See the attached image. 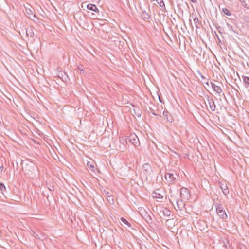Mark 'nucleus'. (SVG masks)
Wrapping results in <instances>:
<instances>
[{"mask_svg": "<svg viewBox=\"0 0 249 249\" xmlns=\"http://www.w3.org/2000/svg\"><path fill=\"white\" fill-rule=\"evenodd\" d=\"M138 210L140 214L148 224H151L152 223V218L145 209L142 207H139L138 208Z\"/></svg>", "mask_w": 249, "mask_h": 249, "instance_id": "1", "label": "nucleus"}, {"mask_svg": "<svg viewBox=\"0 0 249 249\" xmlns=\"http://www.w3.org/2000/svg\"><path fill=\"white\" fill-rule=\"evenodd\" d=\"M216 213L218 216L222 219H226L228 217L227 214L224 210L222 205L218 203L214 204Z\"/></svg>", "mask_w": 249, "mask_h": 249, "instance_id": "2", "label": "nucleus"}, {"mask_svg": "<svg viewBox=\"0 0 249 249\" xmlns=\"http://www.w3.org/2000/svg\"><path fill=\"white\" fill-rule=\"evenodd\" d=\"M177 174H174L169 172H166L165 174L164 178L167 183L170 185L174 184L176 181Z\"/></svg>", "mask_w": 249, "mask_h": 249, "instance_id": "3", "label": "nucleus"}, {"mask_svg": "<svg viewBox=\"0 0 249 249\" xmlns=\"http://www.w3.org/2000/svg\"><path fill=\"white\" fill-rule=\"evenodd\" d=\"M180 197L184 200H188L190 197V191L187 188L182 187L180 189Z\"/></svg>", "mask_w": 249, "mask_h": 249, "instance_id": "4", "label": "nucleus"}, {"mask_svg": "<svg viewBox=\"0 0 249 249\" xmlns=\"http://www.w3.org/2000/svg\"><path fill=\"white\" fill-rule=\"evenodd\" d=\"M205 98L207 100L209 104V109L211 111H214L216 108V106L213 99L212 98H210V96L208 95H205Z\"/></svg>", "mask_w": 249, "mask_h": 249, "instance_id": "5", "label": "nucleus"}, {"mask_svg": "<svg viewBox=\"0 0 249 249\" xmlns=\"http://www.w3.org/2000/svg\"><path fill=\"white\" fill-rule=\"evenodd\" d=\"M129 141L135 146H137L140 145L139 139L136 135H131L129 136Z\"/></svg>", "mask_w": 249, "mask_h": 249, "instance_id": "6", "label": "nucleus"}, {"mask_svg": "<svg viewBox=\"0 0 249 249\" xmlns=\"http://www.w3.org/2000/svg\"><path fill=\"white\" fill-rule=\"evenodd\" d=\"M163 194L162 191H161L160 189H157L153 192L152 196L153 198L157 199H162L163 197Z\"/></svg>", "mask_w": 249, "mask_h": 249, "instance_id": "7", "label": "nucleus"}, {"mask_svg": "<svg viewBox=\"0 0 249 249\" xmlns=\"http://www.w3.org/2000/svg\"><path fill=\"white\" fill-rule=\"evenodd\" d=\"M176 203L177 208L175 206H174V207L176 209H178L180 211H181L183 210V209L185 207V204L182 199H177L176 200Z\"/></svg>", "mask_w": 249, "mask_h": 249, "instance_id": "8", "label": "nucleus"}, {"mask_svg": "<svg viewBox=\"0 0 249 249\" xmlns=\"http://www.w3.org/2000/svg\"><path fill=\"white\" fill-rule=\"evenodd\" d=\"M142 169L144 170V172L146 175H150L152 172V168L151 165L148 163H144L142 165Z\"/></svg>", "mask_w": 249, "mask_h": 249, "instance_id": "9", "label": "nucleus"}, {"mask_svg": "<svg viewBox=\"0 0 249 249\" xmlns=\"http://www.w3.org/2000/svg\"><path fill=\"white\" fill-rule=\"evenodd\" d=\"M104 194L106 196L108 202L110 204H114V200L111 194L106 190H104Z\"/></svg>", "mask_w": 249, "mask_h": 249, "instance_id": "10", "label": "nucleus"}, {"mask_svg": "<svg viewBox=\"0 0 249 249\" xmlns=\"http://www.w3.org/2000/svg\"><path fill=\"white\" fill-rule=\"evenodd\" d=\"M211 87H212V89H213V90L216 93L220 95L222 93V90L220 86L215 85L214 83H213L212 82H211Z\"/></svg>", "mask_w": 249, "mask_h": 249, "instance_id": "11", "label": "nucleus"}, {"mask_svg": "<svg viewBox=\"0 0 249 249\" xmlns=\"http://www.w3.org/2000/svg\"><path fill=\"white\" fill-rule=\"evenodd\" d=\"M119 141L120 143L122 144V145H123V147H121V146H120V149L122 150L123 151L125 149H126L125 145L127 143L126 138L124 137H122L120 138Z\"/></svg>", "mask_w": 249, "mask_h": 249, "instance_id": "12", "label": "nucleus"}, {"mask_svg": "<svg viewBox=\"0 0 249 249\" xmlns=\"http://www.w3.org/2000/svg\"><path fill=\"white\" fill-rule=\"evenodd\" d=\"M25 32H26V36L28 37H33L34 36L33 30L31 27H30L29 28H26Z\"/></svg>", "mask_w": 249, "mask_h": 249, "instance_id": "13", "label": "nucleus"}, {"mask_svg": "<svg viewBox=\"0 0 249 249\" xmlns=\"http://www.w3.org/2000/svg\"><path fill=\"white\" fill-rule=\"evenodd\" d=\"M145 110L149 114L151 112L152 114L154 116L158 115V114L155 112L154 110L153 109L152 107L151 106L148 105V107H145Z\"/></svg>", "mask_w": 249, "mask_h": 249, "instance_id": "14", "label": "nucleus"}, {"mask_svg": "<svg viewBox=\"0 0 249 249\" xmlns=\"http://www.w3.org/2000/svg\"><path fill=\"white\" fill-rule=\"evenodd\" d=\"M163 115L164 116V119H166L167 121L172 122L171 118H169V112L167 111H164L163 112Z\"/></svg>", "mask_w": 249, "mask_h": 249, "instance_id": "15", "label": "nucleus"}, {"mask_svg": "<svg viewBox=\"0 0 249 249\" xmlns=\"http://www.w3.org/2000/svg\"><path fill=\"white\" fill-rule=\"evenodd\" d=\"M243 81L245 84L249 85V77L246 76H242Z\"/></svg>", "mask_w": 249, "mask_h": 249, "instance_id": "16", "label": "nucleus"}, {"mask_svg": "<svg viewBox=\"0 0 249 249\" xmlns=\"http://www.w3.org/2000/svg\"><path fill=\"white\" fill-rule=\"evenodd\" d=\"M222 11L226 15H228V16L231 15V13L227 8H222Z\"/></svg>", "mask_w": 249, "mask_h": 249, "instance_id": "17", "label": "nucleus"}, {"mask_svg": "<svg viewBox=\"0 0 249 249\" xmlns=\"http://www.w3.org/2000/svg\"><path fill=\"white\" fill-rule=\"evenodd\" d=\"M142 17L144 19H149L150 18V15L146 12L143 11L142 12Z\"/></svg>", "mask_w": 249, "mask_h": 249, "instance_id": "18", "label": "nucleus"}, {"mask_svg": "<svg viewBox=\"0 0 249 249\" xmlns=\"http://www.w3.org/2000/svg\"><path fill=\"white\" fill-rule=\"evenodd\" d=\"M162 212L163 214L166 216H169L171 214L170 211L167 208L164 209Z\"/></svg>", "mask_w": 249, "mask_h": 249, "instance_id": "19", "label": "nucleus"}, {"mask_svg": "<svg viewBox=\"0 0 249 249\" xmlns=\"http://www.w3.org/2000/svg\"><path fill=\"white\" fill-rule=\"evenodd\" d=\"M0 190L1 191V193L4 194V192L6 191V187L4 184L0 182Z\"/></svg>", "mask_w": 249, "mask_h": 249, "instance_id": "20", "label": "nucleus"}, {"mask_svg": "<svg viewBox=\"0 0 249 249\" xmlns=\"http://www.w3.org/2000/svg\"><path fill=\"white\" fill-rule=\"evenodd\" d=\"M156 1L160 7L163 8L165 7V4L163 0H156Z\"/></svg>", "mask_w": 249, "mask_h": 249, "instance_id": "21", "label": "nucleus"}, {"mask_svg": "<svg viewBox=\"0 0 249 249\" xmlns=\"http://www.w3.org/2000/svg\"><path fill=\"white\" fill-rule=\"evenodd\" d=\"M95 6V4H88L87 6V8L88 9V10H91V11H93L94 10V8Z\"/></svg>", "mask_w": 249, "mask_h": 249, "instance_id": "22", "label": "nucleus"}, {"mask_svg": "<svg viewBox=\"0 0 249 249\" xmlns=\"http://www.w3.org/2000/svg\"><path fill=\"white\" fill-rule=\"evenodd\" d=\"M193 20H194V24H195L196 27L197 28H199V27L198 26L199 23H198V18L196 17H195L193 18Z\"/></svg>", "mask_w": 249, "mask_h": 249, "instance_id": "23", "label": "nucleus"}, {"mask_svg": "<svg viewBox=\"0 0 249 249\" xmlns=\"http://www.w3.org/2000/svg\"><path fill=\"white\" fill-rule=\"evenodd\" d=\"M25 12L27 15H29V17H30V16H32L34 15L32 10L29 8H26Z\"/></svg>", "mask_w": 249, "mask_h": 249, "instance_id": "24", "label": "nucleus"}, {"mask_svg": "<svg viewBox=\"0 0 249 249\" xmlns=\"http://www.w3.org/2000/svg\"><path fill=\"white\" fill-rule=\"evenodd\" d=\"M121 220L122 222H123L124 224L128 225L129 227L131 226L130 224L124 217L121 218Z\"/></svg>", "mask_w": 249, "mask_h": 249, "instance_id": "25", "label": "nucleus"}, {"mask_svg": "<svg viewBox=\"0 0 249 249\" xmlns=\"http://www.w3.org/2000/svg\"><path fill=\"white\" fill-rule=\"evenodd\" d=\"M87 166L88 167H89V168L91 169V170L92 171H93L94 170V169L95 168L94 165L91 163H90L89 162H88L87 163Z\"/></svg>", "mask_w": 249, "mask_h": 249, "instance_id": "26", "label": "nucleus"}, {"mask_svg": "<svg viewBox=\"0 0 249 249\" xmlns=\"http://www.w3.org/2000/svg\"><path fill=\"white\" fill-rule=\"evenodd\" d=\"M29 18L32 20L33 21H34L35 22H37V21L36 20V19L37 20H38V18L36 17V15L35 14H34L33 16H32V17H29Z\"/></svg>", "mask_w": 249, "mask_h": 249, "instance_id": "27", "label": "nucleus"}, {"mask_svg": "<svg viewBox=\"0 0 249 249\" xmlns=\"http://www.w3.org/2000/svg\"><path fill=\"white\" fill-rule=\"evenodd\" d=\"M221 188L222 190V191H223V193L224 194L227 195V194L229 193V189H228V188H223V187H221Z\"/></svg>", "mask_w": 249, "mask_h": 249, "instance_id": "28", "label": "nucleus"}, {"mask_svg": "<svg viewBox=\"0 0 249 249\" xmlns=\"http://www.w3.org/2000/svg\"><path fill=\"white\" fill-rule=\"evenodd\" d=\"M243 7L249 9V0H248V2H246V1L245 2H244Z\"/></svg>", "mask_w": 249, "mask_h": 249, "instance_id": "29", "label": "nucleus"}, {"mask_svg": "<svg viewBox=\"0 0 249 249\" xmlns=\"http://www.w3.org/2000/svg\"><path fill=\"white\" fill-rule=\"evenodd\" d=\"M141 249H148L145 245H141Z\"/></svg>", "mask_w": 249, "mask_h": 249, "instance_id": "30", "label": "nucleus"}, {"mask_svg": "<svg viewBox=\"0 0 249 249\" xmlns=\"http://www.w3.org/2000/svg\"><path fill=\"white\" fill-rule=\"evenodd\" d=\"M93 11L95 12L96 13H99V9L97 8V7L96 6H95Z\"/></svg>", "mask_w": 249, "mask_h": 249, "instance_id": "31", "label": "nucleus"}, {"mask_svg": "<svg viewBox=\"0 0 249 249\" xmlns=\"http://www.w3.org/2000/svg\"><path fill=\"white\" fill-rule=\"evenodd\" d=\"M48 189L51 191H53L54 189L53 186H50L49 187H48Z\"/></svg>", "mask_w": 249, "mask_h": 249, "instance_id": "32", "label": "nucleus"}, {"mask_svg": "<svg viewBox=\"0 0 249 249\" xmlns=\"http://www.w3.org/2000/svg\"><path fill=\"white\" fill-rule=\"evenodd\" d=\"M134 113L136 114V115L138 116V117H140L141 116L140 113H137L136 112V110L135 109H133Z\"/></svg>", "mask_w": 249, "mask_h": 249, "instance_id": "33", "label": "nucleus"}, {"mask_svg": "<svg viewBox=\"0 0 249 249\" xmlns=\"http://www.w3.org/2000/svg\"><path fill=\"white\" fill-rule=\"evenodd\" d=\"M240 2H241L242 5L243 6L244 4V2H245L246 0H239Z\"/></svg>", "mask_w": 249, "mask_h": 249, "instance_id": "34", "label": "nucleus"}, {"mask_svg": "<svg viewBox=\"0 0 249 249\" xmlns=\"http://www.w3.org/2000/svg\"><path fill=\"white\" fill-rule=\"evenodd\" d=\"M199 74L201 76L202 79H206V78L204 76H203V75L200 72H199Z\"/></svg>", "mask_w": 249, "mask_h": 249, "instance_id": "35", "label": "nucleus"}, {"mask_svg": "<svg viewBox=\"0 0 249 249\" xmlns=\"http://www.w3.org/2000/svg\"><path fill=\"white\" fill-rule=\"evenodd\" d=\"M192 3H195L197 1V0H190Z\"/></svg>", "mask_w": 249, "mask_h": 249, "instance_id": "36", "label": "nucleus"}, {"mask_svg": "<svg viewBox=\"0 0 249 249\" xmlns=\"http://www.w3.org/2000/svg\"><path fill=\"white\" fill-rule=\"evenodd\" d=\"M240 249H247V248L246 247L244 246V247H243V248H240Z\"/></svg>", "mask_w": 249, "mask_h": 249, "instance_id": "37", "label": "nucleus"}, {"mask_svg": "<svg viewBox=\"0 0 249 249\" xmlns=\"http://www.w3.org/2000/svg\"><path fill=\"white\" fill-rule=\"evenodd\" d=\"M80 72H81V74H82V72L84 73V71L82 69H81V71H80Z\"/></svg>", "mask_w": 249, "mask_h": 249, "instance_id": "38", "label": "nucleus"}, {"mask_svg": "<svg viewBox=\"0 0 249 249\" xmlns=\"http://www.w3.org/2000/svg\"><path fill=\"white\" fill-rule=\"evenodd\" d=\"M206 84L207 85H209V82L207 81L206 83Z\"/></svg>", "mask_w": 249, "mask_h": 249, "instance_id": "39", "label": "nucleus"}, {"mask_svg": "<svg viewBox=\"0 0 249 249\" xmlns=\"http://www.w3.org/2000/svg\"><path fill=\"white\" fill-rule=\"evenodd\" d=\"M220 27H218L217 29V30H218L219 29H220Z\"/></svg>", "mask_w": 249, "mask_h": 249, "instance_id": "40", "label": "nucleus"}, {"mask_svg": "<svg viewBox=\"0 0 249 249\" xmlns=\"http://www.w3.org/2000/svg\"><path fill=\"white\" fill-rule=\"evenodd\" d=\"M150 105H152V106H154L151 102H150Z\"/></svg>", "mask_w": 249, "mask_h": 249, "instance_id": "41", "label": "nucleus"}, {"mask_svg": "<svg viewBox=\"0 0 249 249\" xmlns=\"http://www.w3.org/2000/svg\"><path fill=\"white\" fill-rule=\"evenodd\" d=\"M248 221H249V216H248Z\"/></svg>", "mask_w": 249, "mask_h": 249, "instance_id": "42", "label": "nucleus"}, {"mask_svg": "<svg viewBox=\"0 0 249 249\" xmlns=\"http://www.w3.org/2000/svg\"><path fill=\"white\" fill-rule=\"evenodd\" d=\"M159 100H160V102H161V100H160V97H159Z\"/></svg>", "mask_w": 249, "mask_h": 249, "instance_id": "43", "label": "nucleus"}, {"mask_svg": "<svg viewBox=\"0 0 249 249\" xmlns=\"http://www.w3.org/2000/svg\"><path fill=\"white\" fill-rule=\"evenodd\" d=\"M248 126L249 127V122L248 123Z\"/></svg>", "mask_w": 249, "mask_h": 249, "instance_id": "44", "label": "nucleus"}, {"mask_svg": "<svg viewBox=\"0 0 249 249\" xmlns=\"http://www.w3.org/2000/svg\"><path fill=\"white\" fill-rule=\"evenodd\" d=\"M218 31H219V32L221 33V32H220V29H218Z\"/></svg>", "mask_w": 249, "mask_h": 249, "instance_id": "45", "label": "nucleus"}, {"mask_svg": "<svg viewBox=\"0 0 249 249\" xmlns=\"http://www.w3.org/2000/svg\"><path fill=\"white\" fill-rule=\"evenodd\" d=\"M205 103L206 104V106L207 107V105L206 104V103L205 102Z\"/></svg>", "mask_w": 249, "mask_h": 249, "instance_id": "46", "label": "nucleus"}, {"mask_svg": "<svg viewBox=\"0 0 249 249\" xmlns=\"http://www.w3.org/2000/svg\"><path fill=\"white\" fill-rule=\"evenodd\" d=\"M2 168H3V166H2L1 167H0V169H2Z\"/></svg>", "mask_w": 249, "mask_h": 249, "instance_id": "47", "label": "nucleus"}, {"mask_svg": "<svg viewBox=\"0 0 249 249\" xmlns=\"http://www.w3.org/2000/svg\"><path fill=\"white\" fill-rule=\"evenodd\" d=\"M2 168H3V166H2L1 167H0V169H2Z\"/></svg>", "mask_w": 249, "mask_h": 249, "instance_id": "48", "label": "nucleus"}]
</instances>
